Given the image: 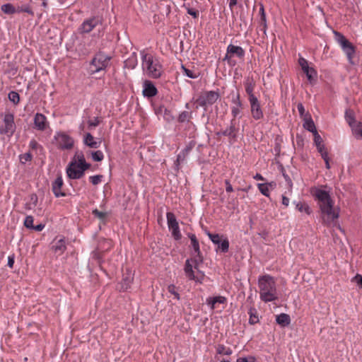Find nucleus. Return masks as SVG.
Instances as JSON below:
<instances>
[{
  "label": "nucleus",
  "instance_id": "1",
  "mask_svg": "<svg viewBox=\"0 0 362 362\" xmlns=\"http://www.w3.org/2000/svg\"><path fill=\"white\" fill-rule=\"evenodd\" d=\"M310 194L317 203L322 223L326 226L333 224L339 218V210L334 206L330 192L326 187H314L310 189Z\"/></svg>",
  "mask_w": 362,
  "mask_h": 362
},
{
  "label": "nucleus",
  "instance_id": "2",
  "mask_svg": "<svg viewBox=\"0 0 362 362\" xmlns=\"http://www.w3.org/2000/svg\"><path fill=\"white\" fill-rule=\"evenodd\" d=\"M188 236L191 240L194 254L192 258L185 262V274L189 280L201 283L204 279V274L198 269V265L202 262L199 242L194 234L190 233Z\"/></svg>",
  "mask_w": 362,
  "mask_h": 362
},
{
  "label": "nucleus",
  "instance_id": "3",
  "mask_svg": "<svg viewBox=\"0 0 362 362\" xmlns=\"http://www.w3.org/2000/svg\"><path fill=\"white\" fill-rule=\"evenodd\" d=\"M258 287L259 298L264 303L272 302L278 299L276 284L274 277L266 274L259 277Z\"/></svg>",
  "mask_w": 362,
  "mask_h": 362
},
{
  "label": "nucleus",
  "instance_id": "4",
  "mask_svg": "<svg viewBox=\"0 0 362 362\" xmlns=\"http://www.w3.org/2000/svg\"><path fill=\"white\" fill-rule=\"evenodd\" d=\"M142 69L144 74L153 78H158L163 74V67L159 60L144 50L140 52Z\"/></svg>",
  "mask_w": 362,
  "mask_h": 362
},
{
  "label": "nucleus",
  "instance_id": "5",
  "mask_svg": "<svg viewBox=\"0 0 362 362\" xmlns=\"http://www.w3.org/2000/svg\"><path fill=\"white\" fill-rule=\"evenodd\" d=\"M90 165L86 163L82 152H76L73 159L66 168V174L70 179L76 180L81 178L85 171Z\"/></svg>",
  "mask_w": 362,
  "mask_h": 362
},
{
  "label": "nucleus",
  "instance_id": "6",
  "mask_svg": "<svg viewBox=\"0 0 362 362\" xmlns=\"http://www.w3.org/2000/svg\"><path fill=\"white\" fill-rule=\"evenodd\" d=\"M334 35L336 42L346 55L349 62L354 64L353 59L356 52L354 46L341 33L334 31Z\"/></svg>",
  "mask_w": 362,
  "mask_h": 362
},
{
  "label": "nucleus",
  "instance_id": "7",
  "mask_svg": "<svg viewBox=\"0 0 362 362\" xmlns=\"http://www.w3.org/2000/svg\"><path fill=\"white\" fill-rule=\"evenodd\" d=\"M220 95L218 92L210 90L202 93L196 100L197 108L202 107L206 110L209 107L214 104L219 98Z\"/></svg>",
  "mask_w": 362,
  "mask_h": 362
},
{
  "label": "nucleus",
  "instance_id": "8",
  "mask_svg": "<svg viewBox=\"0 0 362 362\" xmlns=\"http://www.w3.org/2000/svg\"><path fill=\"white\" fill-rule=\"evenodd\" d=\"M110 59V57L103 52L96 54L90 62V73L95 74L105 69L108 66Z\"/></svg>",
  "mask_w": 362,
  "mask_h": 362
},
{
  "label": "nucleus",
  "instance_id": "9",
  "mask_svg": "<svg viewBox=\"0 0 362 362\" xmlns=\"http://www.w3.org/2000/svg\"><path fill=\"white\" fill-rule=\"evenodd\" d=\"M74 139L64 132H57L54 136V144L62 150H69L74 146Z\"/></svg>",
  "mask_w": 362,
  "mask_h": 362
},
{
  "label": "nucleus",
  "instance_id": "10",
  "mask_svg": "<svg viewBox=\"0 0 362 362\" xmlns=\"http://www.w3.org/2000/svg\"><path fill=\"white\" fill-rule=\"evenodd\" d=\"M16 130L14 117L12 114L4 115L3 124L0 126V134L11 137Z\"/></svg>",
  "mask_w": 362,
  "mask_h": 362
},
{
  "label": "nucleus",
  "instance_id": "11",
  "mask_svg": "<svg viewBox=\"0 0 362 362\" xmlns=\"http://www.w3.org/2000/svg\"><path fill=\"white\" fill-rule=\"evenodd\" d=\"M244 56L245 51L241 47L230 44L227 47L223 61H226L229 65L234 66L235 63L232 60V58L233 57H237L241 59Z\"/></svg>",
  "mask_w": 362,
  "mask_h": 362
},
{
  "label": "nucleus",
  "instance_id": "12",
  "mask_svg": "<svg viewBox=\"0 0 362 362\" xmlns=\"http://www.w3.org/2000/svg\"><path fill=\"white\" fill-rule=\"evenodd\" d=\"M167 223L172 236L177 240H180L182 235L180 230L178 222L174 214L168 212L166 214Z\"/></svg>",
  "mask_w": 362,
  "mask_h": 362
},
{
  "label": "nucleus",
  "instance_id": "13",
  "mask_svg": "<svg viewBox=\"0 0 362 362\" xmlns=\"http://www.w3.org/2000/svg\"><path fill=\"white\" fill-rule=\"evenodd\" d=\"M97 27H98V30L102 27L101 19L99 17H93L84 21L80 29L82 33H88Z\"/></svg>",
  "mask_w": 362,
  "mask_h": 362
},
{
  "label": "nucleus",
  "instance_id": "14",
  "mask_svg": "<svg viewBox=\"0 0 362 362\" xmlns=\"http://www.w3.org/2000/svg\"><path fill=\"white\" fill-rule=\"evenodd\" d=\"M298 64L303 71L305 74L308 80L312 83L317 77V71L315 69L310 66L308 60L302 57H299Z\"/></svg>",
  "mask_w": 362,
  "mask_h": 362
},
{
  "label": "nucleus",
  "instance_id": "15",
  "mask_svg": "<svg viewBox=\"0 0 362 362\" xmlns=\"http://www.w3.org/2000/svg\"><path fill=\"white\" fill-rule=\"evenodd\" d=\"M249 102L252 117L256 120L262 119L263 117V112L257 98H252V100H249Z\"/></svg>",
  "mask_w": 362,
  "mask_h": 362
},
{
  "label": "nucleus",
  "instance_id": "16",
  "mask_svg": "<svg viewBox=\"0 0 362 362\" xmlns=\"http://www.w3.org/2000/svg\"><path fill=\"white\" fill-rule=\"evenodd\" d=\"M134 279V273L129 268H127L125 272L123 274L122 280L120 283L121 291H127L131 286Z\"/></svg>",
  "mask_w": 362,
  "mask_h": 362
},
{
  "label": "nucleus",
  "instance_id": "17",
  "mask_svg": "<svg viewBox=\"0 0 362 362\" xmlns=\"http://www.w3.org/2000/svg\"><path fill=\"white\" fill-rule=\"evenodd\" d=\"M34 124L37 129L43 131L49 126V122L44 115L37 113L34 117Z\"/></svg>",
  "mask_w": 362,
  "mask_h": 362
},
{
  "label": "nucleus",
  "instance_id": "18",
  "mask_svg": "<svg viewBox=\"0 0 362 362\" xmlns=\"http://www.w3.org/2000/svg\"><path fill=\"white\" fill-rule=\"evenodd\" d=\"M158 93L157 88L150 81H145L143 83V95L144 97L151 98Z\"/></svg>",
  "mask_w": 362,
  "mask_h": 362
},
{
  "label": "nucleus",
  "instance_id": "19",
  "mask_svg": "<svg viewBox=\"0 0 362 362\" xmlns=\"http://www.w3.org/2000/svg\"><path fill=\"white\" fill-rule=\"evenodd\" d=\"M226 303V298L221 296L210 297L206 299V304L211 310L216 308L218 305L225 304Z\"/></svg>",
  "mask_w": 362,
  "mask_h": 362
},
{
  "label": "nucleus",
  "instance_id": "20",
  "mask_svg": "<svg viewBox=\"0 0 362 362\" xmlns=\"http://www.w3.org/2000/svg\"><path fill=\"white\" fill-rule=\"evenodd\" d=\"M52 250L58 255H61L66 250V246L64 238L54 239L52 245Z\"/></svg>",
  "mask_w": 362,
  "mask_h": 362
},
{
  "label": "nucleus",
  "instance_id": "21",
  "mask_svg": "<svg viewBox=\"0 0 362 362\" xmlns=\"http://www.w3.org/2000/svg\"><path fill=\"white\" fill-rule=\"evenodd\" d=\"M83 143L90 148H98L101 141H97L90 133H86L83 137Z\"/></svg>",
  "mask_w": 362,
  "mask_h": 362
},
{
  "label": "nucleus",
  "instance_id": "22",
  "mask_svg": "<svg viewBox=\"0 0 362 362\" xmlns=\"http://www.w3.org/2000/svg\"><path fill=\"white\" fill-rule=\"evenodd\" d=\"M62 186L63 180L62 177H57L52 183V191L56 197H59L65 195V194L62 191Z\"/></svg>",
  "mask_w": 362,
  "mask_h": 362
},
{
  "label": "nucleus",
  "instance_id": "23",
  "mask_svg": "<svg viewBox=\"0 0 362 362\" xmlns=\"http://www.w3.org/2000/svg\"><path fill=\"white\" fill-rule=\"evenodd\" d=\"M293 204L296 206V209L300 213H304L307 215H310L312 213V210L305 202H293Z\"/></svg>",
  "mask_w": 362,
  "mask_h": 362
},
{
  "label": "nucleus",
  "instance_id": "24",
  "mask_svg": "<svg viewBox=\"0 0 362 362\" xmlns=\"http://www.w3.org/2000/svg\"><path fill=\"white\" fill-rule=\"evenodd\" d=\"M303 119V127L313 134L317 132L310 115H305Z\"/></svg>",
  "mask_w": 362,
  "mask_h": 362
},
{
  "label": "nucleus",
  "instance_id": "25",
  "mask_svg": "<svg viewBox=\"0 0 362 362\" xmlns=\"http://www.w3.org/2000/svg\"><path fill=\"white\" fill-rule=\"evenodd\" d=\"M352 134L357 139H362V122H358L351 127Z\"/></svg>",
  "mask_w": 362,
  "mask_h": 362
},
{
  "label": "nucleus",
  "instance_id": "26",
  "mask_svg": "<svg viewBox=\"0 0 362 362\" xmlns=\"http://www.w3.org/2000/svg\"><path fill=\"white\" fill-rule=\"evenodd\" d=\"M276 321L279 325L285 327L290 324L291 319L288 315L281 313L276 316Z\"/></svg>",
  "mask_w": 362,
  "mask_h": 362
},
{
  "label": "nucleus",
  "instance_id": "27",
  "mask_svg": "<svg viewBox=\"0 0 362 362\" xmlns=\"http://www.w3.org/2000/svg\"><path fill=\"white\" fill-rule=\"evenodd\" d=\"M255 83L252 81L248 80L245 83V91L249 96L248 100H252V98H257L253 93Z\"/></svg>",
  "mask_w": 362,
  "mask_h": 362
},
{
  "label": "nucleus",
  "instance_id": "28",
  "mask_svg": "<svg viewBox=\"0 0 362 362\" xmlns=\"http://www.w3.org/2000/svg\"><path fill=\"white\" fill-rule=\"evenodd\" d=\"M216 352L218 354L230 356L233 354L230 348L225 346L223 344H219L216 346Z\"/></svg>",
  "mask_w": 362,
  "mask_h": 362
},
{
  "label": "nucleus",
  "instance_id": "29",
  "mask_svg": "<svg viewBox=\"0 0 362 362\" xmlns=\"http://www.w3.org/2000/svg\"><path fill=\"white\" fill-rule=\"evenodd\" d=\"M345 119L350 127L358 122L355 119L354 113L350 110L346 111Z\"/></svg>",
  "mask_w": 362,
  "mask_h": 362
},
{
  "label": "nucleus",
  "instance_id": "30",
  "mask_svg": "<svg viewBox=\"0 0 362 362\" xmlns=\"http://www.w3.org/2000/svg\"><path fill=\"white\" fill-rule=\"evenodd\" d=\"M1 10L3 13L8 15L16 13V8H15L11 4H3L1 6Z\"/></svg>",
  "mask_w": 362,
  "mask_h": 362
},
{
  "label": "nucleus",
  "instance_id": "31",
  "mask_svg": "<svg viewBox=\"0 0 362 362\" xmlns=\"http://www.w3.org/2000/svg\"><path fill=\"white\" fill-rule=\"evenodd\" d=\"M218 250L221 252H227L229 249V242L226 238H224L221 240V243L217 245Z\"/></svg>",
  "mask_w": 362,
  "mask_h": 362
},
{
  "label": "nucleus",
  "instance_id": "32",
  "mask_svg": "<svg viewBox=\"0 0 362 362\" xmlns=\"http://www.w3.org/2000/svg\"><path fill=\"white\" fill-rule=\"evenodd\" d=\"M233 103L234 104H237V107H233L232 108V114L234 117H237L240 114V106L241 105V102L240 100V96L239 95H237L236 98H234L233 100Z\"/></svg>",
  "mask_w": 362,
  "mask_h": 362
},
{
  "label": "nucleus",
  "instance_id": "33",
  "mask_svg": "<svg viewBox=\"0 0 362 362\" xmlns=\"http://www.w3.org/2000/svg\"><path fill=\"white\" fill-rule=\"evenodd\" d=\"M249 322L251 325H255L259 321L258 316L257 315V311L255 308H250L249 310Z\"/></svg>",
  "mask_w": 362,
  "mask_h": 362
},
{
  "label": "nucleus",
  "instance_id": "34",
  "mask_svg": "<svg viewBox=\"0 0 362 362\" xmlns=\"http://www.w3.org/2000/svg\"><path fill=\"white\" fill-rule=\"evenodd\" d=\"M257 187L263 195L267 197H269L271 189H269L268 185H267L265 183H258Z\"/></svg>",
  "mask_w": 362,
  "mask_h": 362
},
{
  "label": "nucleus",
  "instance_id": "35",
  "mask_svg": "<svg viewBox=\"0 0 362 362\" xmlns=\"http://www.w3.org/2000/svg\"><path fill=\"white\" fill-rule=\"evenodd\" d=\"M206 234L214 245L219 244L222 240L223 236H221L218 234H213L209 231H206Z\"/></svg>",
  "mask_w": 362,
  "mask_h": 362
},
{
  "label": "nucleus",
  "instance_id": "36",
  "mask_svg": "<svg viewBox=\"0 0 362 362\" xmlns=\"http://www.w3.org/2000/svg\"><path fill=\"white\" fill-rule=\"evenodd\" d=\"M8 99L11 102L13 103L15 105H17L20 101L19 94L16 91H11L8 93Z\"/></svg>",
  "mask_w": 362,
  "mask_h": 362
},
{
  "label": "nucleus",
  "instance_id": "37",
  "mask_svg": "<svg viewBox=\"0 0 362 362\" xmlns=\"http://www.w3.org/2000/svg\"><path fill=\"white\" fill-rule=\"evenodd\" d=\"M37 197L36 194H31L30 195V202L29 204H26L25 208L27 209H32L33 207H35L37 205Z\"/></svg>",
  "mask_w": 362,
  "mask_h": 362
},
{
  "label": "nucleus",
  "instance_id": "38",
  "mask_svg": "<svg viewBox=\"0 0 362 362\" xmlns=\"http://www.w3.org/2000/svg\"><path fill=\"white\" fill-rule=\"evenodd\" d=\"M91 156L94 161H101L104 158V155L101 151L92 152Z\"/></svg>",
  "mask_w": 362,
  "mask_h": 362
},
{
  "label": "nucleus",
  "instance_id": "39",
  "mask_svg": "<svg viewBox=\"0 0 362 362\" xmlns=\"http://www.w3.org/2000/svg\"><path fill=\"white\" fill-rule=\"evenodd\" d=\"M34 218L32 216H27L24 221V226L29 229L34 228L33 225Z\"/></svg>",
  "mask_w": 362,
  "mask_h": 362
},
{
  "label": "nucleus",
  "instance_id": "40",
  "mask_svg": "<svg viewBox=\"0 0 362 362\" xmlns=\"http://www.w3.org/2000/svg\"><path fill=\"white\" fill-rule=\"evenodd\" d=\"M102 178H103L102 175H97L90 176L89 177V180L93 185H96L99 184L100 182H101Z\"/></svg>",
  "mask_w": 362,
  "mask_h": 362
},
{
  "label": "nucleus",
  "instance_id": "41",
  "mask_svg": "<svg viewBox=\"0 0 362 362\" xmlns=\"http://www.w3.org/2000/svg\"><path fill=\"white\" fill-rule=\"evenodd\" d=\"M318 152L320 153L322 158L326 157L328 156V153L326 150L325 144L318 145L316 146Z\"/></svg>",
  "mask_w": 362,
  "mask_h": 362
},
{
  "label": "nucleus",
  "instance_id": "42",
  "mask_svg": "<svg viewBox=\"0 0 362 362\" xmlns=\"http://www.w3.org/2000/svg\"><path fill=\"white\" fill-rule=\"evenodd\" d=\"M314 135V143L315 145L317 146L318 145L323 144V141L320 135L318 134L317 132L313 133Z\"/></svg>",
  "mask_w": 362,
  "mask_h": 362
},
{
  "label": "nucleus",
  "instance_id": "43",
  "mask_svg": "<svg viewBox=\"0 0 362 362\" xmlns=\"http://www.w3.org/2000/svg\"><path fill=\"white\" fill-rule=\"evenodd\" d=\"M93 214L96 216L98 217V218L101 219V220H103L106 216H107V213L105 212H103V211H98V209H95L93 211Z\"/></svg>",
  "mask_w": 362,
  "mask_h": 362
},
{
  "label": "nucleus",
  "instance_id": "44",
  "mask_svg": "<svg viewBox=\"0 0 362 362\" xmlns=\"http://www.w3.org/2000/svg\"><path fill=\"white\" fill-rule=\"evenodd\" d=\"M168 291L175 296V297L179 300L180 299V295L177 292L175 291V286L173 284L170 285L168 288Z\"/></svg>",
  "mask_w": 362,
  "mask_h": 362
},
{
  "label": "nucleus",
  "instance_id": "45",
  "mask_svg": "<svg viewBox=\"0 0 362 362\" xmlns=\"http://www.w3.org/2000/svg\"><path fill=\"white\" fill-rule=\"evenodd\" d=\"M184 72L187 76H188L190 78H196L197 77V75L194 74L192 71L187 69L185 67H183Z\"/></svg>",
  "mask_w": 362,
  "mask_h": 362
},
{
  "label": "nucleus",
  "instance_id": "46",
  "mask_svg": "<svg viewBox=\"0 0 362 362\" xmlns=\"http://www.w3.org/2000/svg\"><path fill=\"white\" fill-rule=\"evenodd\" d=\"M298 111L300 115V117L304 119V117L305 115H308V113H305V108L303 105L301 103H299L297 106Z\"/></svg>",
  "mask_w": 362,
  "mask_h": 362
},
{
  "label": "nucleus",
  "instance_id": "47",
  "mask_svg": "<svg viewBox=\"0 0 362 362\" xmlns=\"http://www.w3.org/2000/svg\"><path fill=\"white\" fill-rule=\"evenodd\" d=\"M89 127H96L100 124V119L98 117H94L93 119L88 121Z\"/></svg>",
  "mask_w": 362,
  "mask_h": 362
},
{
  "label": "nucleus",
  "instance_id": "48",
  "mask_svg": "<svg viewBox=\"0 0 362 362\" xmlns=\"http://www.w3.org/2000/svg\"><path fill=\"white\" fill-rule=\"evenodd\" d=\"M189 119V113L187 112H184L180 115L179 120L180 122H185L186 120H188Z\"/></svg>",
  "mask_w": 362,
  "mask_h": 362
},
{
  "label": "nucleus",
  "instance_id": "49",
  "mask_svg": "<svg viewBox=\"0 0 362 362\" xmlns=\"http://www.w3.org/2000/svg\"><path fill=\"white\" fill-rule=\"evenodd\" d=\"M259 15H260V21H265V20H267L266 14H265L263 6H261V7L259 8Z\"/></svg>",
  "mask_w": 362,
  "mask_h": 362
},
{
  "label": "nucleus",
  "instance_id": "50",
  "mask_svg": "<svg viewBox=\"0 0 362 362\" xmlns=\"http://www.w3.org/2000/svg\"><path fill=\"white\" fill-rule=\"evenodd\" d=\"M267 20L265 21H259V28L262 31H263L264 33H266L267 30Z\"/></svg>",
  "mask_w": 362,
  "mask_h": 362
},
{
  "label": "nucleus",
  "instance_id": "51",
  "mask_svg": "<svg viewBox=\"0 0 362 362\" xmlns=\"http://www.w3.org/2000/svg\"><path fill=\"white\" fill-rule=\"evenodd\" d=\"M187 13L190 16H193L194 18H197L198 13L196 10L188 8H187Z\"/></svg>",
  "mask_w": 362,
  "mask_h": 362
},
{
  "label": "nucleus",
  "instance_id": "52",
  "mask_svg": "<svg viewBox=\"0 0 362 362\" xmlns=\"http://www.w3.org/2000/svg\"><path fill=\"white\" fill-rule=\"evenodd\" d=\"M13 264H14V255H9L8 257V266L10 268H12L13 266Z\"/></svg>",
  "mask_w": 362,
  "mask_h": 362
},
{
  "label": "nucleus",
  "instance_id": "53",
  "mask_svg": "<svg viewBox=\"0 0 362 362\" xmlns=\"http://www.w3.org/2000/svg\"><path fill=\"white\" fill-rule=\"evenodd\" d=\"M225 184L226 185V191L227 192H233V187L232 185H230V182L228 180H225Z\"/></svg>",
  "mask_w": 362,
  "mask_h": 362
},
{
  "label": "nucleus",
  "instance_id": "54",
  "mask_svg": "<svg viewBox=\"0 0 362 362\" xmlns=\"http://www.w3.org/2000/svg\"><path fill=\"white\" fill-rule=\"evenodd\" d=\"M30 158H31V156L29 153H25L21 156V160L22 163L30 160Z\"/></svg>",
  "mask_w": 362,
  "mask_h": 362
},
{
  "label": "nucleus",
  "instance_id": "55",
  "mask_svg": "<svg viewBox=\"0 0 362 362\" xmlns=\"http://www.w3.org/2000/svg\"><path fill=\"white\" fill-rule=\"evenodd\" d=\"M354 279L356 282V284L361 287L362 288V276L361 275H359V274H357L355 277H354Z\"/></svg>",
  "mask_w": 362,
  "mask_h": 362
},
{
  "label": "nucleus",
  "instance_id": "56",
  "mask_svg": "<svg viewBox=\"0 0 362 362\" xmlns=\"http://www.w3.org/2000/svg\"><path fill=\"white\" fill-rule=\"evenodd\" d=\"M45 226V224L40 223L37 226H34V228H32L31 229L35 231H41L44 229Z\"/></svg>",
  "mask_w": 362,
  "mask_h": 362
},
{
  "label": "nucleus",
  "instance_id": "57",
  "mask_svg": "<svg viewBox=\"0 0 362 362\" xmlns=\"http://www.w3.org/2000/svg\"><path fill=\"white\" fill-rule=\"evenodd\" d=\"M289 199L286 197V196H282V204L284 205L286 207L289 205Z\"/></svg>",
  "mask_w": 362,
  "mask_h": 362
},
{
  "label": "nucleus",
  "instance_id": "58",
  "mask_svg": "<svg viewBox=\"0 0 362 362\" xmlns=\"http://www.w3.org/2000/svg\"><path fill=\"white\" fill-rule=\"evenodd\" d=\"M23 12L28 13L29 14L33 15V11L30 9V8L28 6H23Z\"/></svg>",
  "mask_w": 362,
  "mask_h": 362
},
{
  "label": "nucleus",
  "instance_id": "59",
  "mask_svg": "<svg viewBox=\"0 0 362 362\" xmlns=\"http://www.w3.org/2000/svg\"><path fill=\"white\" fill-rule=\"evenodd\" d=\"M249 356L247 357H240L237 358L236 362H248Z\"/></svg>",
  "mask_w": 362,
  "mask_h": 362
},
{
  "label": "nucleus",
  "instance_id": "60",
  "mask_svg": "<svg viewBox=\"0 0 362 362\" xmlns=\"http://www.w3.org/2000/svg\"><path fill=\"white\" fill-rule=\"evenodd\" d=\"M322 158L325 160L326 168L327 169H329L330 168V165H329V156H327L324 157Z\"/></svg>",
  "mask_w": 362,
  "mask_h": 362
},
{
  "label": "nucleus",
  "instance_id": "61",
  "mask_svg": "<svg viewBox=\"0 0 362 362\" xmlns=\"http://www.w3.org/2000/svg\"><path fill=\"white\" fill-rule=\"evenodd\" d=\"M265 184L267 185H268V187H269L270 189H274L276 186V182H267Z\"/></svg>",
  "mask_w": 362,
  "mask_h": 362
},
{
  "label": "nucleus",
  "instance_id": "62",
  "mask_svg": "<svg viewBox=\"0 0 362 362\" xmlns=\"http://www.w3.org/2000/svg\"><path fill=\"white\" fill-rule=\"evenodd\" d=\"M238 3V0H229V7L232 9Z\"/></svg>",
  "mask_w": 362,
  "mask_h": 362
},
{
  "label": "nucleus",
  "instance_id": "63",
  "mask_svg": "<svg viewBox=\"0 0 362 362\" xmlns=\"http://www.w3.org/2000/svg\"><path fill=\"white\" fill-rule=\"evenodd\" d=\"M254 179L255 180H264V178L262 177V175L259 174V173H257L255 176H254Z\"/></svg>",
  "mask_w": 362,
  "mask_h": 362
},
{
  "label": "nucleus",
  "instance_id": "64",
  "mask_svg": "<svg viewBox=\"0 0 362 362\" xmlns=\"http://www.w3.org/2000/svg\"><path fill=\"white\" fill-rule=\"evenodd\" d=\"M23 6H21V7H18L16 8V13H21V12H23Z\"/></svg>",
  "mask_w": 362,
  "mask_h": 362
}]
</instances>
